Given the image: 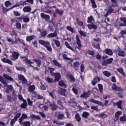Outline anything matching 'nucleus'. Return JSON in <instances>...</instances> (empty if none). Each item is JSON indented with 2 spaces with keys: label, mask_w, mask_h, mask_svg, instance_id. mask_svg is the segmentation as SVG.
<instances>
[{
  "label": "nucleus",
  "mask_w": 126,
  "mask_h": 126,
  "mask_svg": "<svg viewBox=\"0 0 126 126\" xmlns=\"http://www.w3.org/2000/svg\"><path fill=\"white\" fill-rule=\"evenodd\" d=\"M38 43L40 44V45L44 46L45 48H46L47 51H48V52H52V51H53L50 42L40 39L38 40Z\"/></svg>",
  "instance_id": "nucleus-1"
},
{
  "label": "nucleus",
  "mask_w": 126,
  "mask_h": 126,
  "mask_svg": "<svg viewBox=\"0 0 126 126\" xmlns=\"http://www.w3.org/2000/svg\"><path fill=\"white\" fill-rule=\"evenodd\" d=\"M89 101L92 103H94V104H97L99 106H101V107H104V106H107V104L109 103V100H105L104 101V104H103V102L98 100H96L94 99H91L89 100Z\"/></svg>",
  "instance_id": "nucleus-2"
},
{
  "label": "nucleus",
  "mask_w": 126,
  "mask_h": 126,
  "mask_svg": "<svg viewBox=\"0 0 126 126\" xmlns=\"http://www.w3.org/2000/svg\"><path fill=\"white\" fill-rule=\"evenodd\" d=\"M113 61L114 58H110L106 59L105 61H102L101 64L103 66H107V65H109V64H111L112 63H113Z\"/></svg>",
  "instance_id": "nucleus-3"
},
{
  "label": "nucleus",
  "mask_w": 126,
  "mask_h": 126,
  "mask_svg": "<svg viewBox=\"0 0 126 126\" xmlns=\"http://www.w3.org/2000/svg\"><path fill=\"white\" fill-rule=\"evenodd\" d=\"M50 72L52 76H55V81H60V80L62 78V76L60 72L55 73L53 72L52 71H50Z\"/></svg>",
  "instance_id": "nucleus-4"
},
{
  "label": "nucleus",
  "mask_w": 126,
  "mask_h": 126,
  "mask_svg": "<svg viewBox=\"0 0 126 126\" xmlns=\"http://www.w3.org/2000/svg\"><path fill=\"white\" fill-rule=\"evenodd\" d=\"M21 59H25L23 62H25V63L27 64H30V66L31 67H34V66L32 64L34 63L31 62V60L28 59V57L27 56H21Z\"/></svg>",
  "instance_id": "nucleus-5"
},
{
  "label": "nucleus",
  "mask_w": 126,
  "mask_h": 126,
  "mask_svg": "<svg viewBox=\"0 0 126 126\" xmlns=\"http://www.w3.org/2000/svg\"><path fill=\"white\" fill-rule=\"evenodd\" d=\"M20 54L16 51H13L12 52V56H11V60L12 61H16L19 58Z\"/></svg>",
  "instance_id": "nucleus-6"
},
{
  "label": "nucleus",
  "mask_w": 126,
  "mask_h": 126,
  "mask_svg": "<svg viewBox=\"0 0 126 126\" xmlns=\"http://www.w3.org/2000/svg\"><path fill=\"white\" fill-rule=\"evenodd\" d=\"M75 38L76 40V44L78 45L76 48L77 49H78L79 50H80L82 48V45H81V41L80 40V39H79V36H78V34L76 35Z\"/></svg>",
  "instance_id": "nucleus-7"
},
{
  "label": "nucleus",
  "mask_w": 126,
  "mask_h": 126,
  "mask_svg": "<svg viewBox=\"0 0 126 126\" xmlns=\"http://www.w3.org/2000/svg\"><path fill=\"white\" fill-rule=\"evenodd\" d=\"M91 95V91H88L86 92H84L83 94L80 95L81 98H87L88 97H90Z\"/></svg>",
  "instance_id": "nucleus-8"
},
{
  "label": "nucleus",
  "mask_w": 126,
  "mask_h": 126,
  "mask_svg": "<svg viewBox=\"0 0 126 126\" xmlns=\"http://www.w3.org/2000/svg\"><path fill=\"white\" fill-rule=\"evenodd\" d=\"M112 90L114 91H117L118 92H123V88L120 87H118L116 84H114L112 86Z\"/></svg>",
  "instance_id": "nucleus-9"
},
{
  "label": "nucleus",
  "mask_w": 126,
  "mask_h": 126,
  "mask_svg": "<svg viewBox=\"0 0 126 126\" xmlns=\"http://www.w3.org/2000/svg\"><path fill=\"white\" fill-rule=\"evenodd\" d=\"M18 78L19 80L22 81V84H25L27 83V80L25 78V77H24L23 75H18Z\"/></svg>",
  "instance_id": "nucleus-10"
},
{
  "label": "nucleus",
  "mask_w": 126,
  "mask_h": 126,
  "mask_svg": "<svg viewBox=\"0 0 126 126\" xmlns=\"http://www.w3.org/2000/svg\"><path fill=\"white\" fill-rule=\"evenodd\" d=\"M58 93L62 96H64V97H66V89H63L61 88L58 90Z\"/></svg>",
  "instance_id": "nucleus-11"
},
{
  "label": "nucleus",
  "mask_w": 126,
  "mask_h": 126,
  "mask_svg": "<svg viewBox=\"0 0 126 126\" xmlns=\"http://www.w3.org/2000/svg\"><path fill=\"white\" fill-rule=\"evenodd\" d=\"M101 81V79H100V77L98 76L94 77V80L92 81V84L93 85V86H95L96 85V84L97 82H100Z\"/></svg>",
  "instance_id": "nucleus-12"
},
{
  "label": "nucleus",
  "mask_w": 126,
  "mask_h": 126,
  "mask_svg": "<svg viewBox=\"0 0 126 126\" xmlns=\"http://www.w3.org/2000/svg\"><path fill=\"white\" fill-rule=\"evenodd\" d=\"M114 10L115 9L112 8V6L110 7L108 9L107 13L104 14V17H108L109 15H111V14L114 12Z\"/></svg>",
  "instance_id": "nucleus-13"
},
{
  "label": "nucleus",
  "mask_w": 126,
  "mask_h": 126,
  "mask_svg": "<svg viewBox=\"0 0 126 126\" xmlns=\"http://www.w3.org/2000/svg\"><path fill=\"white\" fill-rule=\"evenodd\" d=\"M41 18L46 20V21H49L50 20V16L49 15L45 14L44 13L40 14Z\"/></svg>",
  "instance_id": "nucleus-14"
},
{
  "label": "nucleus",
  "mask_w": 126,
  "mask_h": 126,
  "mask_svg": "<svg viewBox=\"0 0 126 126\" xmlns=\"http://www.w3.org/2000/svg\"><path fill=\"white\" fill-rule=\"evenodd\" d=\"M103 53L108 55V56H113L114 53L111 49L106 48L105 50H103Z\"/></svg>",
  "instance_id": "nucleus-15"
},
{
  "label": "nucleus",
  "mask_w": 126,
  "mask_h": 126,
  "mask_svg": "<svg viewBox=\"0 0 126 126\" xmlns=\"http://www.w3.org/2000/svg\"><path fill=\"white\" fill-rule=\"evenodd\" d=\"M37 38V36L36 35H32L30 36H28L26 37V41L27 42H29L30 43L32 41V40H34V39H36Z\"/></svg>",
  "instance_id": "nucleus-16"
},
{
  "label": "nucleus",
  "mask_w": 126,
  "mask_h": 126,
  "mask_svg": "<svg viewBox=\"0 0 126 126\" xmlns=\"http://www.w3.org/2000/svg\"><path fill=\"white\" fill-rule=\"evenodd\" d=\"M39 32H40V37L41 38H45L48 34V32L46 30H43L42 32L41 30H39Z\"/></svg>",
  "instance_id": "nucleus-17"
},
{
  "label": "nucleus",
  "mask_w": 126,
  "mask_h": 126,
  "mask_svg": "<svg viewBox=\"0 0 126 126\" xmlns=\"http://www.w3.org/2000/svg\"><path fill=\"white\" fill-rule=\"evenodd\" d=\"M58 36V33L55 31L53 33H50L47 35V38H55Z\"/></svg>",
  "instance_id": "nucleus-18"
},
{
  "label": "nucleus",
  "mask_w": 126,
  "mask_h": 126,
  "mask_svg": "<svg viewBox=\"0 0 126 126\" xmlns=\"http://www.w3.org/2000/svg\"><path fill=\"white\" fill-rule=\"evenodd\" d=\"M28 116L26 114L23 113L22 116L20 119H19V123H22L24 121V120L27 119Z\"/></svg>",
  "instance_id": "nucleus-19"
},
{
  "label": "nucleus",
  "mask_w": 126,
  "mask_h": 126,
  "mask_svg": "<svg viewBox=\"0 0 126 126\" xmlns=\"http://www.w3.org/2000/svg\"><path fill=\"white\" fill-rule=\"evenodd\" d=\"M123 113L121 111H118L115 113V119H116V121H119V119H120V116L122 115Z\"/></svg>",
  "instance_id": "nucleus-20"
},
{
  "label": "nucleus",
  "mask_w": 126,
  "mask_h": 126,
  "mask_svg": "<svg viewBox=\"0 0 126 126\" xmlns=\"http://www.w3.org/2000/svg\"><path fill=\"white\" fill-rule=\"evenodd\" d=\"M23 10L24 12H31L32 8H31L30 6H27L23 8Z\"/></svg>",
  "instance_id": "nucleus-21"
},
{
  "label": "nucleus",
  "mask_w": 126,
  "mask_h": 126,
  "mask_svg": "<svg viewBox=\"0 0 126 126\" xmlns=\"http://www.w3.org/2000/svg\"><path fill=\"white\" fill-rule=\"evenodd\" d=\"M3 76L4 78L5 79H6L7 80H9L10 81L13 82L14 80L13 78H12L11 77L7 75L6 73H4L3 74Z\"/></svg>",
  "instance_id": "nucleus-22"
},
{
  "label": "nucleus",
  "mask_w": 126,
  "mask_h": 126,
  "mask_svg": "<svg viewBox=\"0 0 126 126\" xmlns=\"http://www.w3.org/2000/svg\"><path fill=\"white\" fill-rule=\"evenodd\" d=\"M88 28L90 29V30H91V29H94V30H96L97 28H98V27L96 25L94 24H89L88 25Z\"/></svg>",
  "instance_id": "nucleus-23"
},
{
  "label": "nucleus",
  "mask_w": 126,
  "mask_h": 126,
  "mask_svg": "<svg viewBox=\"0 0 126 126\" xmlns=\"http://www.w3.org/2000/svg\"><path fill=\"white\" fill-rule=\"evenodd\" d=\"M120 20H121V21L124 22L125 24H124L123 23H121V24H120L119 26H120V27H124L125 26H126V18L125 17L121 18Z\"/></svg>",
  "instance_id": "nucleus-24"
},
{
  "label": "nucleus",
  "mask_w": 126,
  "mask_h": 126,
  "mask_svg": "<svg viewBox=\"0 0 126 126\" xmlns=\"http://www.w3.org/2000/svg\"><path fill=\"white\" fill-rule=\"evenodd\" d=\"M23 102V103L20 105L21 108H22V109H27V106H28V104H27V101L26 100Z\"/></svg>",
  "instance_id": "nucleus-25"
},
{
  "label": "nucleus",
  "mask_w": 126,
  "mask_h": 126,
  "mask_svg": "<svg viewBox=\"0 0 126 126\" xmlns=\"http://www.w3.org/2000/svg\"><path fill=\"white\" fill-rule=\"evenodd\" d=\"M20 125L21 126H31V123L29 121H26V122H22V123H19Z\"/></svg>",
  "instance_id": "nucleus-26"
},
{
  "label": "nucleus",
  "mask_w": 126,
  "mask_h": 126,
  "mask_svg": "<svg viewBox=\"0 0 126 126\" xmlns=\"http://www.w3.org/2000/svg\"><path fill=\"white\" fill-rule=\"evenodd\" d=\"M50 107H51L52 111H56V110H57V108H58V106L56 105V103H55V102H53V103H50Z\"/></svg>",
  "instance_id": "nucleus-27"
},
{
  "label": "nucleus",
  "mask_w": 126,
  "mask_h": 126,
  "mask_svg": "<svg viewBox=\"0 0 126 126\" xmlns=\"http://www.w3.org/2000/svg\"><path fill=\"white\" fill-rule=\"evenodd\" d=\"M35 88L36 87L35 86V85H30L29 86L28 91H29V92H34V91L35 90Z\"/></svg>",
  "instance_id": "nucleus-28"
},
{
  "label": "nucleus",
  "mask_w": 126,
  "mask_h": 126,
  "mask_svg": "<svg viewBox=\"0 0 126 126\" xmlns=\"http://www.w3.org/2000/svg\"><path fill=\"white\" fill-rule=\"evenodd\" d=\"M52 62L54 65H55V66H58V67H63V66H62V64L59 63V62H58L57 60H54L53 61H52Z\"/></svg>",
  "instance_id": "nucleus-29"
},
{
  "label": "nucleus",
  "mask_w": 126,
  "mask_h": 126,
  "mask_svg": "<svg viewBox=\"0 0 126 126\" xmlns=\"http://www.w3.org/2000/svg\"><path fill=\"white\" fill-rule=\"evenodd\" d=\"M117 71H118V72H120L121 74L123 75V76H124V77H126V73H125V71H124V69H123V68H118Z\"/></svg>",
  "instance_id": "nucleus-30"
},
{
  "label": "nucleus",
  "mask_w": 126,
  "mask_h": 126,
  "mask_svg": "<svg viewBox=\"0 0 126 126\" xmlns=\"http://www.w3.org/2000/svg\"><path fill=\"white\" fill-rule=\"evenodd\" d=\"M90 115V114H89V113H88V112L84 111L82 114V117L84 119H88V117H89Z\"/></svg>",
  "instance_id": "nucleus-31"
},
{
  "label": "nucleus",
  "mask_w": 126,
  "mask_h": 126,
  "mask_svg": "<svg viewBox=\"0 0 126 126\" xmlns=\"http://www.w3.org/2000/svg\"><path fill=\"white\" fill-rule=\"evenodd\" d=\"M63 118H64V114L63 113H58L57 114V119L58 120H63Z\"/></svg>",
  "instance_id": "nucleus-32"
},
{
  "label": "nucleus",
  "mask_w": 126,
  "mask_h": 126,
  "mask_svg": "<svg viewBox=\"0 0 126 126\" xmlns=\"http://www.w3.org/2000/svg\"><path fill=\"white\" fill-rule=\"evenodd\" d=\"M63 58L64 60H66V61H70V63H72V62H73V60L67 57V55L65 54H63Z\"/></svg>",
  "instance_id": "nucleus-33"
},
{
  "label": "nucleus",
  "mask_w": 126,
  "mask_h": 126,
  "mask_svg": "<svg viewBox=\"0 0 126 126\" xmlns=\"http://www.w3.org/2000/svg\"><path fill=\"white\" fill-rule=\"evenodd\" d=\"M34 62L37 64L38 67L41 66V63H42V61L40 59H34Z\"/></svg>",
  "instance_id": "nucleus-34"
},
{
  "label": "nucleus",
  "mask_w": 126,
  "mask_h": 126,
  "mask_svg": "<svg viewBox=\"0 0 126 126\" xmlns=\"http://www.w3.org/2000/svg\"><path fill=\"white\" fill-rule=\"evenodd\" d=\"M122 104H123V100H119L115 103V105L117 106V108H118V109H123L122 107Z\"/></svg>",
  "instance_id": "nucleus-35"
},
{
  "label": "nucleus",
  "mask_w": 126,
  "mask_h": 126,
  "mask_svg": "<svg viewBox=\"0 0 126 126\" xmlns=\"http://www.w3.org/2000/svg\"><path fill=\"white\" fill-rule=\"evenodd\" d=\"M75 118L76 119V121L78 122V123H80V122H81V117H80L79 114L76 113L75 114Z\"/></svg>",
  "instance_id": "nucleus-36"
},
{
  "label": "nucleus",
  "mask_w": 126,
  "mask_h": 126,
  "mask_svg": "<svg viewBox=\"0 0 126 126\" xmlns=\"http://www.w3.org/2000/svg\"><path fill=\"white\" fill-rule=\"evenodd\" d=\"M0 82L2 83L5 87H6V86H7V83L5 82L4 79L1 76H0Z\"/></svg>",
  "instance_id": "nucleus-37"
},
{
  "label": "nucleus",
  "mask_w": 126,
  "mask_h": 126,
  "mask_svg": "<svg viewBox=\"0 0 126 126\" xmlns=\"http://www.w3.org/2000/svg\"><path fill=\"white\" fill-rule=\"evenodd\" d=\"M95 20H94V18H93V16L91 15L88 18V23H92V22H94Z\"/></svg>",
  "instance_id": "nucleus-38"
},
{
  "label": "nucleus",
  "mask_w": 126,
  "mask_h": 126,
  "mask_svg": "<svg viewBox=\"0 0 126 126\" xmlns=\"http://www.w3.org/2000/svg\"><path fill=\"white\" fill-rule=\"evenodd\" d=\"M43 104H40L39 105H38V107L39 108H41V109H44V111H48V109H49V107L48 106V105H44L42 107H41V106H43Z\"/></svg>",
  "instance_id": "nucleus-39"
},
{
  "label": "nucleus",
  "mask_w": 126,
  "mask_h": 126,
  "mask_svg": "<svg viewBox=\"0 0 126 126\" xmlns=\"http://www.w3.org/2000/svg\"><path fill=\"white\" fill-rule=\"evenodd\" d=\"M64 44L66 48L69 49V50H71V51H72L73 52L74 51V49H73V48L71 47L70 45H69V44H68V42H67V41H65Z\"/></svg>",
  "instance_id": "nucleus-40"
},
{
  "label": "nucleus",
  "mask_w": 126,
  "mask_h": 126,
  "mask_svg": "<svg viewBox=\"0 0 126 126\" xmlns=\"http://www.w3.org/2000/svg\"><path fill=\"white\" fill-rule=\"evenodd\" d=\"M59 85L60 86H61V87H63V88H66V85L63 81H59Z\"/></svg>",
  "instance_id": "nucleus-41"
},
{
  "label": "nucleus",
  "mask_w": 126,
  "mask_h": 126,
  "mask_svg": "<svg viewBox=\"0 0 126 126\" xmlns=\"http://www.w3.org/2000/svg\"><path fill=\"white\" fill-rule=\"evenodd\" d=\"M118 55L119 57H125V53L123 50H119Z\"/></svg>",
  "instance_id": "nucleus-42"
},
{
  "label": "nucleus",
  "mask_w": 126,
  "mask_h": 126,
  "mask_svg": "<svg viewBox=\"0 0 126 126\" xmlns=\"http://www.w3.org/2000/svg\"><path fill=\"white\" fill-rule=\"evenodd\" d=\"M56 12L60 14V16H63V10H60L58 8L56 9Z\"/></svg>",
  "instance_id": "nucleus-43"
},
{
  "label": "nucleus",
  "mask_w": 126,
  "mask_h": 126,
  "mask_svg": "<svg viewBox=\"0 0 126 126\" xmlns=\"http://www.w3.org/2000/svg\"><path fill=\"white\" fill-rule=\"evenodd\" d=\"M66 29L72 33H75V31H74V29L69 26L66 27Z\"/></svg>",
  "instance_id": "nucleus-44"
},
{
  "label": "nucleus",
  "mask_w": 126,
  "mask_h": 126,
  "mask_svg": "<svg viewBox=\"0 0 126 126\" xmlns=\"http://www.w3.org/2000/svg\"><path fill=\"white\" fill-rule=\"evenodd\" d=\"M103 74H104L106 77H110L111 75V73L109 72L108 71H104L103 72Z\"/></svg>",
  "instance_id": "nucleus-45"
},
{
  "label": "nucleus",
  "mask_w": 126,
  "mask_h": 126,
  "mask_svg": "<svg viewBox=\"0 0 126 126\" xmlns=\"http://www.w3.org/2000/svg\"><path fill=\"white\" fill-rule=\"evenodd\" d=\"M108 117V115L105 114V113H102L99 115H98V118H100L102 120H104V119H105V118H107Z\"/></svg>",
  "instance_id": "nucleus-46"
},
{
  "label": "nucleus",
  "mask_w": 126,
  "mask_h": 126,
  "mask_svg": "<svg viewBox=\"0 0 126 126\" xmlns=\"http://www.w3.org/2000/svg\"><path fill=\"white\" fill-rule=\"evenodd\" d=\"M23 22H25V23H27L30 21V18H29L28 16H24L23 18Z\"/></svg>",
  "instance_id": "nucleus-47"
},
{
  "label": "nucleus",
  "mask_w": 126,
  "mask_h": 126,
  "mask_svg": "<svg viewBox=\"0 0 126 126\" xmlns=\"http://www.w3.org/2000/svg\"><path fill=\"white\" fill-rule=\"evenodd\" d=\"M91 2L92 4L93 8H97V5H96V2H95V0H91Z\"/></svg>",
  "instance_id": "nucleus-48"
},
{
  "label": "nucleus",
  "mask_w": 126,
  "mask_h": 126,
  "mask_svg": "<svg viewBox=\"0 0 126 126\" xmlns=\"http://www.w3.org/2000/svg\"><path fill=\"white\" fill-rule=\"evenodd\" d=\"M20 117H21V112L16 114L15 116L14 117V118L16 121H17V120H18Z\"/></svg>",
  "instance_id": "nucleus-49"
},
{
  "label": "nucleus",
  "mask_w": 126,
  "mask_h": 126,
  "mask_svg": "<svg viewBox=\"0 0 126 126\" xmlns=\"http://www.w3.org/2000/svg\"><path fill=\"white\" fill-rule=\"evenodd\" d=\"M54 41L57 48H60L61 47V42H60V41L58 40H55Z\"/></svg>",
  "instance_id": "nucleus-50"
},
{
  "label": "nucleus",
  "mask_w": 126,
  "mask_h": 126,
  "mask_svg": "<svg viewBox=\"0 0 126 126\" xmlns=\"http://www.w3.org/2000/svg\"><path fill=\"white\" fill-rule=\"evenodd\" d=\"M87 54H88V55H90V56H94L95 55V52L94 51L89 50L87 51Z\"/></svg>",
  "instance_id": "nucleus-51"
},
{
  "label": "nucleus",
  "mask_w": 126,
  "mask_h": 126,
  "mask_svg": "<svg viewBox=\"0 0 126 126\" xmlns=\"http://www.w3.org/2000/svg\"><path fill=\"white\" fill-rule=\"evenodd\" d=\"M46 81H47V82H48V83H50V84H52V83H53L54 82V80L53 79V78H51L49 77H47Z\"/></svg>",
  "instance_id": "nucleus-52"
},
{
  "label": "nucleus",
  "mask_w": 126,
  "mask_h": 126,
  "mask_svg": "<svg viewBox=\"0 0 126 126\" xmlns=\"http://www.w3.org/2000/svg\"><path fill=\"white\" fill-rule=\"evenodd\" d=\"M27 100L28 101L29 106H33V102L32 101L31 99H30V98L28 97L27 98Z\"/></svg>",
  "instance_id": "nucleus-53"
},
{
  "label": "nucleus",
  "mask_w": 126,
  "mask_h": 126,
  "mask_svg": "<svg viewBox=\"0 0 126 126\" xmlns=\"http://www.w3.org/2000/svg\"><path fill=\"white\" fill-rule=\"evenodd\" d=\"M98 89L100 93H103V85L99 84L98 85Z\"/></svg>",
  "instance_id": "nucleus-54"
},
{
  "label": "nucleus",
  "mask_w": 126,
  "mask_h": 126,
  "mask_svg": "<svg viewBox=\"0 0 126 126\" xmlns=\"http://www.w3.org/2000/svg\"><path fill=\"white\" fill-rule=\"evenodd\" d=\"M120 122H126V115H123L120 118Z\"/></svg>",
  "instance_id": "nucleus-55"
},
{
  "label": "nucleus",
  "mask_w": 126,
  "mask_h": 126,
  "mask_svg": "<svg viewBox=\"0 0 126 126\" xmlns=\"http://www.w3.org/2000/svg\"><path fill=\"white\" fill-rule=\"evenodd\" d=\"M40 54L42 56L39 57V59H41V60H44V61H46V60H47L46 56L44 55V54H43V53L40 52Z\"/></svg>",
  "instance_id": "nucleus-56"
},
{
  "label": "nucleus",
  "mask_w": 126,
  "mask_h": 126,
  "mask_svg": "<svg viewBox=\"0 0 126 126\" xmlns=\"http://www.w3.org/2000/svg\"><path fill=\"white\" fill-rule=\"evenodd\" d=\"M41 85L40 86V90H46V88L45 85L43 84V83H41Z\"/></svg>",
  "instance_id": "nucleus-57"
},
{
  "label": "nucleus",
  "mask_w": 126,
  "mask_h": 126,
  "mask_svg": "<svg viewBox=\"0 0 126 126\" xmlns=\"http://www.w3.org/2000/svg\"><path fill=\"white\" fill-rule=\"evenodd\" d=\"M57 104L58 105H60V106H63V101H62V99L61 98H59L58 99H57Z\"/></svg>",
  "instance_id": "nucleus-58"
},
{
  "label": "nucleus",
  "mask_w": 126,
  "mask_h": 126,
  "mask_svg": "<svg viewBox=\"0 0 126 126\" xmlns=\"http://www.w3.org/2000/svg\"><path fill=\"white\" fill-rule=\"evenodd\" d=\"M69 78L70 79V81H72L73 82H74L75 81V78H74V77L72 75H68Z\"/></svg>",
  "instance_id": "nucleus-59"
},
{
  "label": "nucleus",
  "mask_w": 126,
  "mask_h": 126,
  "mask_svg": "<svg viewBox=\"0 0 126 126\" xmlns=\"http://www.w3.org/2000/svg\"><path fill=\"white\" fill-rule=\"evenodd\" d=\"M79 33L81 36H83V37H86V36H87L85 32H84L82 31H79Z\"/></svg>",
  "instance_id": "nucleus-60"
},
{
  "label": "nucleus",
  "mask_w": 126,
  "mask_h": 126,
  "mask_svg": "<svg viewBox=\"0 0 126 126\" xmlns=\"http://www.w3.org/2000/svg\"><path fill=\"white\" fill-rule=\"evenodd\" d=\"M33 94H34V95H33L32 96V98L33 99L34 98H36V99H37L38 97L39 96V94H38V93H37L36 92H34Z\"/></svg>",
  "instance_id": "nucleus-61"
},
{
  "label": "nucleus",
  "mask_w": 126,
  "mask_h": 126,
  "mask_svg": "<svg viewBox=\"0 0 126 126\" xmlns=\"http://www.w3.org/2000/svg\"><path fill=\"white\" fill-rule=\"evenodd\" d=\"M15 122H17V120H16L14 118H13V119H11L10 121V126H13V125L15 124Z\"/></svg>",
  "instance_id": "nucleus-62"
},
{
  "label": "nucleus",
  "mask_w": 126,
  "mask_h": 126,
  "mask_svg": "<svg viewBox=\"0 0 126 126\" xmlns=\"http://www.w3.org/2000/svg\"><path fill=\"white\" fill-rule=\"evenodd\" d=\"M5 5L6 7H8L9 5H11V3L9 0H7L5 2Z\"/></svg>",
  "instance_id": "nucleus-63"
},
{
  "label": "nucleus",
  "mask_w": 126,
  "mask_h": 126,
  "mask_svg": "<svg viewBox=\"0 0 126 126\" xmlns=\"http://www.w3.org/2000/svg\"><path fill=\"white\" fill-rule=\"evenodd\" d=\"M16 27L17 29H21V24L20 23H16Z\"/></svg>",
  "instance_id": "nucleus-64"
}]
</instances>
